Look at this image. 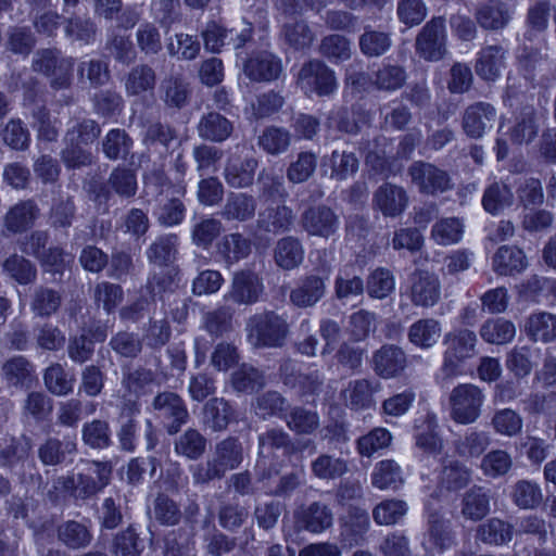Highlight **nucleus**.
Returning a JSON list of instances; mask_svg holds the SVG:
<instances>
[{
	"label": "nucleus",
	"mask_w": 556,
	"mask_h": 556,
	"mask_svg": "<svg viewBox=\"0 0 556 556\" xmlns=\"http://www.w3.org/2000/svg\"><path fill=\"white\" fill-rule=\"evenodd\" d=\"M445 344L444 370L448 375L464 374L463 364L475 355L476 336L468 330L459 331L448 334Z\"/></svg>",
	"instance_id": "f257e3e1"
},
{
	"label": "nucleus",
	"mask_w": 556,
	"mask_h": 556,
	"mask_svg": "<svg viewBox=\"0 0 556 556\" xmlns=\"http://www.w3.org/2000/svg\"><path fill=\"white\" fill-rule=\"evenodd\" d=\"M451 404L454 420L459 424H469L479 416L482 394L475 386H459L452 393Z\"/></svg>",
	"instance_id": "f03ea898"
},
{
	"label": "nucleus",
	"mask_w": 556,
	"mask_h": 556,
	"mask_svg": "<svg viewBox=\"0 0 556 556\" xmlns=\"http://www.w3.org/2000/svg\"><path fill=\"white\" fill-rule=\"evenodd\" d=\"M302 88L318 94H328L336 88L333 74L318 62L304 66L299 76Z\"/></svg>",
	"instance_id": "7ed1b4c3"
},
{
	"label": "nucleus",
	"mask_w": 556,
	"mask_h": 556,
	"mask_svg": "<svg viewBox=\"0 0 556 556\" xmlns=\"http://www.w3.org/2000/svg\"><path fill=\"white\" fill-rule=\"evenodd\" d=\"M444 23L442 20L430 22L417 39V47L420 54L430 61L442 58L444 50Z\"/></svg>",
	"instance_id": "20e7f679"
},
{
	"label": "nucleus",
	"mask_w": 556,
	"mask_h": 556,
	"mask_svg": "<svg viewBox=\"0 0 556 556\" xmlns=\"http://www.w3.org/2000/svg\"><path fill=\"white\" fill-rule=\"evenodd\" d=\"M280 71V61L266 51L251 58L244 64L245 74L254 80L275 79L278 77Z\"/></svg>",
	"instance_id": "39448f33"
},
{
	"label": "nucleus",
	"mask_w": 556,
	"mask_h": 556,
	"mask_svg": "<svg viewBox=\"0 0 556 556\" xmlns=\"http://www.w3.org/2000/svg\"><path fill=\"white\" fill-rule=\"evenodd\" d=\"M495 117L493 108L477 104L466 111L464 129L471 137H481L488 128H491Z\"/></svg>",
	"instance_id": "423d86ee"
},
{
	"label": "nucleus",
	"mask_w": 556,
	"mask_h": 556,
	"mask_svg": "<svg viewBox=\"0 0 556 556\" xmlns=\"http://www.w3.org/2000/svg\"><path fill=\"white\" fill-rule=\"evenodd\" d=\"M440 294L439 283L434 276L428 273L416 274L413 278L412 298L418 305H433Z\"/></svg>",
	"instance_id": "0eeeda50"
},
{
	"label": "nucleus",
	"mask_w": 556,
	"mask_h": 556,
	"mask_svg": "<svg viewBox=\"0 0 556 556\" xmlns=\"http://www.w3.org/2000/svg\"><path fill=\"white\" fill-rule=\"evenodd\" d=\"M303 224L309 235L328 237L334 231L337 219L328 208H312L305 213Z\"/></svg>",
	"instance_id": "6e6552de"
},
{
	"label": "nucleus",
	"mask_w": 556,
	"mask_h": 556,
	"mask_svg": "<svg viewBox=\"0 0 556 556\" xmlns=\"http://www.w3.org/2000/svg\"><path fill=\"white\" fill-rule=\"evenodd\" d=\"M376 371L384 377L391 378L404 368V354L394 346L382 348L374 358Z\"/></svg>",
	"instance_id": "1a4fd4ad"
},
{
	"label": "nucleus",
	"mask_w": 556,
	"mask_h": 556,
	"mask_svg": "<svg viewBox=\"0 0 556 556\" xmlns=\"http://www.w3.org/2000/svg\"><path fill=\"white\" fill-rule=\"evenodd\" d=\"M525 328L533 340L548 342L556 338V316L548 313L534 314L528 319Z\"/></svg>",
	"instance_id": "9d476101"
},
{
	"label": "nucleus",
	"mask_w": 556,
	"mask_h": 556,
	"mask_svg": "<svg viewBox=\"0 0 556 556\" xmlns=\"http://www.w3.org/2000/svg\"><path fill=\"white\" fill-rule=\"evenodd\" d=\"M412 178L424 191L443 189L447 182L443 172L430 164H418L412 168Z\"/></svg>",
	"instance_id": "9b49d317"
},
{
	"label": "nucleus",
	"mask_w": 556,
	"mask_h": 556,
	"mask_svg": "<svg viewBox=\"0 0 556 556\" xmlns=\"http://www.w3.org/2000/svg\"><path fill=\"white\" fill-rule=\"evenodd\" d=\"M405 202L404 191L394 186H384L376 194V204L384 215L394 216L401 213Z\"/></svg>",
	"instance_id": "f8f14e48"
},
{
	"label": "nucleus",
	"mask_w": 556,
	"mask_h": 556,
	"mask_svg": "<svg viewBox=\"0 0 556 556\" xmlns=\"http://www.w3.org/2000/svg\"><path fill=\"white\" fill-rule=\"evenodd\" d=\"M441 337V327L435 320L426 319L415 323L409 330V340L419 348H430Z\"/></svg>",
	"instance_id": "ddd939ff"
},
{
	"label": "nucleus",
	"mask_w": 556,
	"mask_h": 556,
	"mask_svg": "<svg viewBox=\"0 0 556 556\" xmlns=\"http://www.w3.org/2000/svg\"><path fill=\"white\" fill-rule=\"evenodd\" d=\"M526 267V257L521 250L503 247L494 257V268L501 275H510Z\"/></svg>",
	"instance_id": "4468645a"
},
{
	"label": "nucleus",
	"mask_w": 556,
	"mask_h": 556,
	"mask_svg": "<svg viewBox=\"0 0 556 556\" xmlns=\"http://www.w3.org/2000/svg\"><path fill=\"white\" fill-rule=\"evenodd\" d=\"M275 260L282 268H293L302 262L303 250L296 240L291 238L282 239L277 245Z\"/></svg>",
	"instance_id": "2eb2a0df"
},
{
	"label": "nucleus",
	"mask_w": 556,
	"mask_h": 556,
	"mask_svg": "<svg viewBox=\"0 0 556 556\" xmlns=\"http://www.w3.org/2000/svg\"><path fill=\"white\" fill-rule=\"evenodd\" d=\"M372 483L381 490L396 488L402 483L400 467L392 460L380 462L372 472Z\"/></svg>",
	"instance_id": "dca6fc26"
},
{
	"label": "nucleus",
	"mask_w": 556,
	"mask_h": 556,
	"mask_svg": "<svg viewBox=\"0 0 556 556\" xmlns=\"http://www.w3.org/2000/svg\"><path fill=\"white\" fill-rule=\"evenodd\" d=\"M503 66V52L494 47H490L482 51L477 63L478 74L486 79H495Z\"/></svg>",
	"instance_id": "f3484780"
},
{
	"label": "nucleus",
	"mask_w": 556,
	"mask_h": 556,
	"mask_svg": "<svg viewBox=\"0 0 556 556\" xmlns=\"http://www.w3.org/2000/svg\"><path fill=\"white\" fill-rule=\"evenodd\" d=\"M516 333L515 326L504 319H494L488 321L481 329L482 338L496 344H503L510 341Z\"/></svg>",
	"instance_id": "a211bd4d"
},
{
	"label": "nucleus",
	"mask_w": 556,
	"mask_h": 556,
	"mask_svg": "<svg viewBox=\"0 0 556 556\" xmlns=\"http://www.w3.org/2000/svg\"><path fill=\"white\" fill-rule=\"evenodd\" d=\"M199 130L202 137L220 141L230 135L231 126L219 114L211 113L201 122Z\"/></svg>",
	"instance_id": "6ab92c4d"
},
{
	"label": "nucleus",
	"mask_w": 556,
	"mask_h": 556,
	"mask_svg": "<svg viewBox=\"0 0 556 556\" xmlns=\"http://www.w3.org/2000/svg\"><path fill=\"white\" fill-rule=\"evenodd\" d=\"M463 236V225L458 219L446 218L438 222L432 229V238L438 244L457 243Z\"/></svg>",
	"instance_id": "aec40b11"
},
{
	"label": "nucleus",
	"mask_w": 556,
	"mask_h": 556,
	"mask_svg": "<svg viewBox=\"0 0 556 556\" xmlns=\"http://www.w3.org/2000/svg\"><path fill=\"white\" fill-rule=\"evenodd\" d=\"M325 286L320 279L312 278L306 280L302 287L294 290L291 299L298 306H309L321 298Z\"/></svg>",
	"instance_id": "412c9836"
},
{
	"label": "nucleus",
	"mask_w": 556,
	"mask_h": 556,
	"mask_svg": "<svg viewBox=\"0 0 556 556\" xmlns=\"http://www.w3.org/2000/svg\"><path fill=\"white\" fill-rule=\"evenodd\" d=\"M407 511L406 504L402 501H386L374 510V518L379 525H393Z\"/></svg>",
	"instance_id": "4be33fe9"
},
{
	"label": "nucleus",
	"mask_w": 556,
	"mask_h": 556,
	"mask_svg": "<svg viewBox=\"0 0 556 556\" xmlns=\"http://www.w3.org/2000/svg\"><path fill=\"white\" fill-rule=\"evenodd\" d=\"M233 291L239 301L252 302L261 291L257 277L251 274H239L233 278Z\"/></svg>",
	"instance_id": "5701e85b"
},
{
	"label": "nucleus",
	"mask_w": 556,
	"mask_h": 556,
	"mask_svg": "<svg viewBox=\"0 0 556 556\" xmlns=\"http://www.w3.org/2000/svg\"><path fill=\"white\" fill-rule=\"evenodd\" d=\"M395 281L392 275L384 269L375 270L368 280V292L371 296L383 299L393 292Z\"/></svg>",
	"instance_id": "b1692460"
},
{
	"label": "nucleus",
	"mask_w": 556,
	"mask_h": 556,
	"mask_svg": "<svg viewBox=\"0 0 556 556\" xmlns=\"http://www.w3.org/2000/svg\"><path fill=\"white\" fill-rule=\"evenodd\" d=\"M255 167L254 161H248L240 166L231 164L226 170V180L237 188L249 186L253 180Z\"/></svg>",
	"instance_id": "393cba45"
},
{
	"label": "nucleus",
	"mask_w": 556,
	"mask_h": 556,
	"mask_svg": "<svg viewBox=\"0 0 556 556\" xmlns=\"http://www.w3.org/2000/svg\"><path fill=\"white\" fill-rule=\"evenodd\" d=\"M390 442V432L386 429L378 428L358 441V448L362 455L370 456L376 451L387 447Z\"/></svg>",
	"instance_id": "a878e982"
},
{
	"label": "nucleus",
	"mask_w": 556,
	"mask_h": 556,
	"mask_svg": "<svg viewBox=\"0 0 556 556\" xmlns=\"http://www.w3.org/2000/svg\"><path fill=\"white\" fill-rule=\"evenodd\" d=\"M400 21L408 26L421 23L426 16V8L421 0H402L399 3Z\"/></svg>",
	"instance_id": "bb28decb"
},
{
	"label": "nucleus",
	"mask_w": 556,
	"mask_h": 556,
	"mask_svg": "<svg viewBox=\"0 0 556 556\" xmlns=\"http://www.w3.org/2000/svg\"><path fill=\"white\" fill-rule=\"evenodd\" d=\"M47 388L54 394L63 395L72 390V379L67 377L61 366H51L45 375Z\"/></svg>",
	"instance_id": "cd10ccee"
},
{
	"label": "nucleus",
	"mask_w": 556,
	"mask_h": 556,
	"mask_svg": "<svg viewBox=\"0 0 556 556\" xmlns=\"http://www.w3.org/2000/svg\"><path fill=\"white\" fill-rule=\"evenodd\" d=\"M232 30H226L216 23L207 25L203 33L205 49L211 52H219L231 40Z\"/></svg>",
	"instance_id": "c85d7f7f"
},
{
	"label": "nucleus",
	"mask_w": 556,
	"mask_h": 556,
	"mask_svg": "<svg viewBox=\"0 0 556 556\" xmlns=\"http://www.w3.org/2000/svg\"><path fill=\"white\" fill-rule=\"evenodd\" d=\"M510 192L505 186L495 185L490 187L482 200L485 211L496 214L505 205L510 203Z\"/></svg>",
	"instance_id": "c756f323"
},
{
	"label": "nucleus",
	"mask_w": 556,
	"mask_h": 556,
	"mask_svg": "<svg viewBox=\"0 0 556 556\" xmlns=\"http://www.w3.org/2000/svg\"><path fill=\"white\" fill-rule=\"evenodd\" d=\"M493 425L497 432L513 435L521 430L522 420L514 410L503 409L494 416Z\"/></svg>",
	"instance_id": "7c9ffc66"
},
{
	"label": "nucleus",
	"mask_w": 556,
	"mask_h": 556,
	"mask_svg": "<svg viewBox=\"0 0 556 556\" xmlns=\"http://www.w3.org/2000/svg\"><path fill=\"white\" fill-rule=\"evenodd\" d=\"M481 467L485 475L496 477L505 473L509 469L510 458L503 451H494L483 458Z\"/></svg>",
	"instance_id": "2f4dec72"
},
{
	"label": "nucleus",
	"mask_w": 556,
	"mask_h": 556,
	"mask_svg": "<svg viewBox=\"0 0 556 556\" xmlns=\"http://www.w3.org/2000/svg\"><path fill=\"white\" fill-rule=\"evenodd\" d=\"M35 217V207L31 203H23L13 207L8 216V227L17 231L28 225Z\"/></svg>",
	"instance_id": "473e14b6"
},
{
	"label": "nucleus",
	"mask_w": 556,
	"mask_h": 556,
	"mask_svg": "<svg viewBox=\"0 0 556 556\" xmlns=\"http://www.w3.org/2000/svg\"><path fill=\"white\" fill-rule=\"evenodd\" d=\"M361 47L367 55H379L388 50L390 40L386 34L370 31L362 37Z\"/></svg>",
	"instance_id": "72a5a7b5"
},
{
	"label": "nucleus",
	"mask_w": 556,
	"mask_h": 556,
	"mask_svg": "<svg viewBox=\"0 0 556 556\" xmlns=\"http://www.w3.org/2000/svg\"><path fill=\"white\" fill-rule=\"evenodd\" d=\"M315 156L313 154H301L295 163H293L288 172L290 180L293 182H302L306 180L315 168Z\"/></svg>",
	"instance_id": "f704fd0d"
},
{
	"label": "nucleus",
	"mask_w": 556,
	"mask_h": 556,
	"mask_svg": "<svg viewBox=\"0 0 556 556\" xmlns=\"http://www.w3.org/2000/svg\"><path fill=\"white\" fill-rule=\"evenodd\" d=\"M222 281L218 271H202L193 281V292L198 295L214 293L220 288Z\"/></svg>",
	"instance_id": "c9c22d12"
},
{
	"label": "nucleus",
	"mask_w": 556,
	"mask_h": 556,
	"mask_svg": "<svg viewBox=\"0 0 556 556\" xmlns=\"http://www.w3.org/2000/svg\"><path fill=\"white\" fill-rule=\"evenodd\" d=\"M313 470L318 477L328 479L341 476L345 471V465L339 459L321 456L313 464Z\"/></svg>",
	"instance_id": "e433bc0d"
},
{
	"label": "nucleus",
	"mask_w": 556,
	"mask_h": 556,
	"mask_svg": "<svg viewBox=\"0 0 556 556\" xmlns=\"http://www.w3.org/2000/svg\"><path fill=\"white\" fill-rule=\"evenodd\" d=\"M4 267L21 283L30 281L35 276V270L29 262L18 256L9 258Z\"/></svg>",
	"instance_id": "4c0bfd02"
},
{
	"label": "nucleus",
	"mask_w": 556,
	"mask_h": 556,
	"mask_svg": "<svg viewBox=\"0 0 556 556\" xmlns=\"http://www.w3.org/2000/svg\"><path fill=\"white\" fill-rule=\"evenodd\" d=\"M129 149V143L126 135L121 130H111L106 135L104 142V152L110 159H116L126 153Z\"/></svg>",
	"instance_id": "58836bf2"
},
{
	"label": "nucleus",
	"mask_w": 556,
	"mask_h": 556,
	"mask_svg": "<svg viewBox=\"0 0 556 556\" xmlns=\"http://www.w3.org/2000/svg\"><path fill=\"white\" fill-rule=\"evenodd\" d=\"M260 143L269 153H279L289 144V136L280 129H268L261 137Z\"/></svg>",
	"instance_id": "ea45409f"
},
{
	"label": "nucleus",
	"mask_w": 556,
	"mask_h": 556,
	"mask_svg": "<svg viewBox=\"0 0 556 556\" xmlns=\"http://www.w3.org/2000/svg\"><path fill=\"white\" fill-rule=\"evenodd\" d=\"M515 502L522 508L533 507L540 501V491L536 485L529 482H520L514 493Z\"/></svg>",
	"instance_id": "a19ab883"
},
{
	"label": "nucleus",
	"mask_w": 556,
	"mask_h": 556,
	"mask_svg": "<svg viewBox=\"0 0 556 556\" xmlns=\"http://www.w3.org/2000/svg\"><path fill=\"white\" fill-rule=\"evenodd\" d=\"M482 540L491 544H503L510 540L509 527L500 521L493 520L482 529Z\"/></svg>",
	"instance_id": "79ce46f5"
},
{
	"label": "nucleus",
	"mask_w": 556,
	"mask_h": 556,
	"mask_svg": "<svg viewBox=\"0 0 556 556\" xmlns=\"http://www.w3.org/2000/svg\"><path fill=\"white\" fill-rule=\"evenodd\" d=\"M463 513L470 519H480L488 513V500L484 494L470 493L466 500Z\"/></svg>",
	"instance_id": "37998d69"
},
{
	"label": "nucleus",
	"mask_w": 556,
	"mask_h": 556,
	"mask_svg": "<svg viewBox=\"0 0 556 556\" xmlns=\"http://www.w3.org/2000/svg\"><path fill=\"white\" fill-rule=\"evenodd\" d=\"M85 442L92 447H104L108 445V427L104 422L94 421L84 430Z\"/></svg>",
	"instance_id": "c03bdc74"
},
{
	"label": "nucleus",
	"mask_w": 556,
	"mask_h": 556,
	"mask_svg": "<svg viewBox=\"0 0 556 556\" xmlns=\"http://www.w3.org/2000/svg\"><path fill=\"white\" fill-rule=\"evenodd\" d=\"M478 21L485 28L496 29L503 27L507 23L508 15L500 8L490 7L482 9L479 12Z\"/></svg>",
	"instance_id": "a18cd8bd"
},
{
	"label": "nucleus",
	"mask_w": 556,
	"mask_h": 556,
	"mask_svg": "<svg viewBox=\"0 0 556 556\" xmlns=\"http://www.w3.org/2000/svg\"><path fill=\"white\" fill-rule=\"evenodd\" d=\"M414 401V394L410 392H405L402 394H397L384 401L383 409L384 413L389 416H402L405 414L410 407Z\"/></svg>",
	"instance_id": "49530a36"
},
{
	"label": "nucleus",
	"mask_w": 556,
	"mask_h": 556,
	"mask_svg": "<svg viewBox=\"0 0 556 556\" xmlns=\"http://www.w3.org/2000/svg\"><path fill=\"white\" fill-rule=\"evenodd\" d=\"M61 536L72 547H79L89 541L87 529L77 522L67 523L62 530Z\"/></svg>",
	"instance_id": "de8ad7c7"
},
{
	"label": "nucleus",
	"mask_w": 556,
	"mask_h": 556,
	"mask_svg": "<svg viewBox=\"0 0 556 556\" xmlns=\"http://www.w3.org/2000/svg\"><path fill=\"white\" fill-rule=\"evenodd\" d=\"M321 49L329 58L344 59L349 56L350 45L343 37L333 35L324 40Z\"/></svg>",
	"instance_id": "09e8293b"
},
{
	"label": "nucleus",
	"mask_w": 556,
	"mask_h": 556,
	"mask_svg": "<svg viewBox=\"0 0 556 556\" xmlns=\"http://www.w3.org/2000/svg\"><path fill=\"white\" fill-rule=\"evenodd\" d=\"M204 448V441L197 432L187 433L176 445L177 452L188 456L197 457Z\"/></svg>",
	"instance_id": "8fccbe9b"
},
{
	"label": "nucleus",
	"mask_w": 556,
	"mask_h": 556,
	"mask_svg": "<svg viewBox=\"0 0 556 556\" xmlns=\"http://www.w3.org/2000/svg\"><path fill=\"white\" fill-rule=\"evenodd\" d=\"M4 141L14 149H23L28 143V134L18 122H11L3 132Z\"/></svg>",
	"instance_id": "3c124183"
},
{
	"label": "nucleus",
	"mask_w": 556,
	"mask_h": 556,
	"mask_svg": "<svg viewBox=\"0 0 556 556\" xmlns=\"http://www.w3.org/2000/svg\"><path fill=\"white\" fill-rule=\"evenodd\" d=\"M176 41V46L174 42H170L168 46L172 54H177L188 60L195 58L199 52V46L189 35H178Z\"/></svg>",
	"instance_id": "603ef678"
},
{
	"label": "nucleus",
	"mask_w": 556,
	"mask_h": 556,
	"mask_svg": "<svg viewBox=\"0 0 556 556\" xmlns=\"http://www.w3.org/2000/svg\"><path fill=\"white\" fill-rule=\"evenodd\" d=\"M422 244V237L417 230H401L395 233L393 248L396 250H418Z\"/></svg>",
	"instance_id": "864d4df0"
},
{
	"label": "nucleus",
	"mask_w": 556,
	"mask_h": 556,
	"mask_svg": "<svg viewBox=\"0 0 556 556\" xmlns=\"http://www.w3.org/2000/svg\"><path fill=\"white\" fill-rule=\"evenodd\" d=\"M254 211L252 201L243 194L235 197L228 204L226 212L232 218L244 219Z\"/></svg>",
	"instance_id": "5fc2aeb1"
},
{
	"label": "nucleus",
	"mask_w": 556,
	"mask_h": 556,
	"mask_svg": "<svg viewBox=\"0 0 556 556\" xmlns=\"http://www.w3.org/2000/svg\"><path fill=\"white\" fill-rule=\"evenodd\" d=\"M223 193L222 185L214 178L200 182L199 199L206 205H212L220 200Z\"/></svg>",
	"instance_id": "6e6d98bb"
},
{
	"label": "nucleus",
	"mask_w": 556,
	"mask_h": 556,
	"mask_svg": "<svg viewBox=\"0 0 556 556\" xmlns=\"http://www.w3.org/2000/svg\"><path fill=\"white\" fill-rule=\"evenodd\" d=\"M291 429L299 432H308L317 426V416L315 413L296 410L288 421Z\"/></svg>",
	"instance_id": "4d7b16f0"
},
{
	"label": "nucleus",
	"mask_w": 556,
	"mask_h": 556,
	"mask_svg": "<svg viewBox=\"0 0 556 556\" xmlns=\"http://www.w3.org/2000/svg\"><path fill=\"white\" fill-rule=\"evenodd\" d=\"M404 80V75L399 67H386L378 73L377 84L380 88L396 89Z\"/></svg>",
	"instance_id": "13d9d810"
},
{
	"label": "nucleus",
	"mask_w": 556,
	"mask_h": 556,
	"mask_svg": "<svg viewBox=\"0 0 556 556\" xmlns=\"http://www.w3.org/2000/svg\"><path fill=\"white\" fill-rule=\"evenodd\" d=\"M331 523V515L325 507L318 505L311 508L307 520V528L313 532H320L328 528Z\"/></svg>",
	"instance_id": "bf43d9fd"
},
{
	"label": "nucleus",
	"mask_w": 556,
	"mask_h": 556,
	"mask_svg": "<svg viewBox=\"0 0 556 556\" xmlns=\"http://www.w3.org/2000/svg\"><path fill=\"white\" fill-rule=\"evenodd\" d=\"M201 80L206 85H215L223 79L222 62L217 59H211L202 64L200 71Z\"/></svg>",
	"instance_id": "052dcab7"
},
{
	"label": "nucleus",
	"mask_w": 556,
	"mask_h": 556,
	"mask_svg": "<svg viewBox=\"0 0 556 556\" xmlns=\"http://www.w3.org/2000/svg\"><path fill=\"white\" fill-rule=\"evenodd\" d=\"M483 307L490 313L502 312L507 306V294L504 289H494L482 298Z\"/></svg>",
	"instance_id": "680f3d73"
},
{
	"label": "nucleus",
	"mask_w": 556,
	"mask_h": 556,
	"mask_svg": "<svg viewBox=\"0 0 556 556\" xmlns=\"http://www.w3.org/2000/svg\"><path fill=\"white\" fill-rule=\"evenodd\" d=\"M80 262L85 269L99 271L106 262L105 255L97 248H87L83 251Z\"/></svg>",
	"instance_id": "e2e57ef3"
},
{
	"label": "nucleus",
	"mask_w": 556,
	"mask_h": 556,
	"mask_svg": "<svg viewBox=\"0 0 556 556\" xmlns=\"http://www.w3.org/2000/svg\"><path fill=\"white\" fill-rule=\"evenodd\" d=\"M219 226L214 220H203L193 230V240L197 244L205 245L218 233Z\"/></svg>",
	"instance_id": "0e129e2a"
},
{
	"label": "nucleus",
	"mask_w": 556,
	"mask_h": 556,
	"mask_svg": "<svg viewBox=\"0 0 556 556\" xmlns=\"http://www.w3.org/2000/svg\"><path fill=\"white\" fill-rule=\"evenodd\" d=\"M471 80L470 70L465 66L457 64L452 68V80L450 88L455 92H463L466 90Z\"/></svg>",
	"instance_id": "69168bd1"
},
{
	"label": "nucleus",
	"mask_w": 556,
	"mask_h": 556,
	"mask_svg": "<svg viewBox=\"0 0 556 556\" xmlns=\"http://www.w3.org/2000/svg\"><path fill=\"white\" fill-rule=\"evenodd\" d=\"M285 36L295 47H304L311 42L309 31L303 23H296L293 27H286Z\"/></svg>",
	"instance_id": "338daca9"
},
{
	"label": "nucleus",
	"mask_w": 556,
	"mask_h": 556,
	"mask_svg": "<svg viewBox=\"0 0 556 556\" xmlns=\"http://www.w3.org/2000/svg\"><path fill=\"white\" fill-rule=\"evenodd\" d=\"M113 349L122 355L130 356L139 351V343L131 334L121 333L112 340Z\"/></svg>",
	"instance_id": "774afa93"
}]
</instances>
